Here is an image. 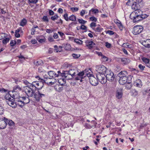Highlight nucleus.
Returning a JSON list of instances; mask_svg holds the SVG:
<instances>
[{
	"instance_id": "obj_1",
	"label": "nucleus",
	"mask_w": 150,
	"mask_h": 150,
	"mask_svg": "<svg viewBox=\"0 0 150 150\" xmlns=\"http://www.w3.org/2000/svg\"><path fill=\"white\" fill-rule=\"evenodd\" d=\"M142 13V11L139 9L132 12L130 14L129 17L134 23H135L139 21V19Z\"/></svg>"
},
{
	"instance_id": "obj_2",
	"label": "nucleus",
	"mask_w": 150,
	"mask_h": 150,
	"mask_svg": "<svg viewBox=\"0 0 150 150\" xmlns=\"http://www.w3.org/2000/svg\"><path fill=\"white\" fill-rule=\"evenodd\" d=\"M86 76L89 77L90 76V75L89 74V72H88V71L85 70L84 71L79 73L75 77V79L76 80H79L80 82H81L83 81L82 79H84Z\"/></svg>"
},
{
	"instance_id": "obj_3",
	"label": "nucleus",
	"mask_w": 150,
	"mask_h": 150,
	"mask_svg": "<svg viewBox=\"0 0 150 150\" xmlns=\"http://www.w3.org/2000/svg\"><path fill=\"white\" fill-rule=\"evenodd\" d=\"M24 92L28 97H35L36 93L31 87L26 86L24 87Z\"/></svg>"
},
{
	"instance_id": "obj_4",
	"label": "nucleus",
	"mask_w": 150,
	"mask_h": 150,
	"mask_svg": "<svg viewBox=\"0 0 150 150\" xmlns=\"http://www.w3.org/2000/svg\"><path fill=\"white\" fill-rule=\"evenodd\" d=\"M132 77V76H129L127 77L120 78L119 81V83L121 85H123L126 83H131Z\"/></svg>"
},
{
	"instance_id": "obj_5",
	"label": "nucleus",
	"mask_w": 150,
	"mask_h": 150,
	"mask_svg": "<svg viewBox=\"0 0 150 150\" xmlns=\"http://www.w3.org/2000/svg\"><path fill=\"white\" fill-rule=\"evenodd\" d=\"M96 70L100 74H104L108 71L107 70L106 67L103 65H96Z\"/></svg>"
},
{
	"instance_id": "obj_6",
	"label": "nucleus",
	"mask_w": 150,
	"mask_h": 150,
	"mask_svg": "<svg viewBox=\"0 0 150 150\" xmlns=\"http://www.w3.org/2000/svg\"><path fill=\"white\" fill-rule=\"evenodd\" d=\"M143 27L141 25H136L133 28L132 33L134 35H137L140 33L143 30Z\"/></svg>"
},
{
	"instance_id": "obj_7",
	"label": "nucleus",
	"mask_w": 150,
	"mask_h": 150,
	"mask_svg": "<svg viewBox=\"0 0 150 150\" xmlns=\"http://www.w3.org/2000/svg\"><path fill=\"white\" fill-rule=\"evenodd\" d=\"M142 0H135L131 2V3L129 5H132L131 6L132 8L134 11L139 9V4L141 3Z\"/></svg>"
},
{
	"instance_id": "obj_8",
	"label": "nucleus",
	"mask_w": 150,
	"mask_h": 150,
	"mask_svg": "<svg viewBox=\"0 0 150 150\" xmlns=\"http://www.w3.org/2000/svg\"><path fill=\"white\" fill-rule=\"evenodd\" d=\"M106 76L107 80L109 81H112L115 79V76L113 72L110 71H107Z\"/></svg>"
},
{
	"instance_id": "obj_9",
	"label": "nucleus",
	"mask_w": 150,
	"mask_h": 150,
	"mask_svg": "<svg viewBox=\"0 0 150 150\" xmlns=\"http://www.w3.org/2000/svg\"><path fill=\"white\" fill-rule=\"evenodd\" d=\"M89 74L90 75V76L87 77L89 78L90 83L92 86H96L97 85L98 83L97 79L93 76H91V74Z\"/></svg>"
},
{
	"instance_id": "obj_10",
	"label": "nucleus",
	"mask_w": 150,
	"mask_h": 150,
	"mask_svg": "<svg viewBox=\"0 0 150 150\" xmlns=\"http://www.w3.org/2000/svg\"><path fill=\"white\" fill-rule=\"evenodd\" d=\"M122 89L121 88L117 89L115 93L116 97L118 99H120L122 98Z\"/></svg>"
},
{
	"instance_id": "obj_11",
	"label": "nucleus",
	"mask_w": 150,
	"mask_h": 150,
	"mask_svg": "<svg viewBox=\"0 0 150 150\" xmlns=\"http://www.w3.org/2000/svg\"><path fill=\"white\" fill-rule=\"evenodd\" d=\"M4 120L0 119V129H4L5 128L7 125L6 118L4 117Z\"/></svg>"
},
{
	"instance_id": "obj_12",
	"label": "nucleus",
	"mask_w": 150,
	"mask_h": 150,
	"mask_svg": "<svg viewBox=\"0 0 150 150\" xmlns=\"http://www.w3.org/2000/svg\"><path fill=\"white\" fill-rule=\"evenodd\" d=\"M46 94V92L45 91H44L43 93L38 92V94L36 93L35 97V98L37 101H39L40 100V99L42 97H45Z\"/></svg>"
},
{
	"instance_id": "obj_13",
	"label": "nucleus",
	"mask_w": 150,
	"mask_h": 150,
	"mask_svg": "<svg viewBox=\"0 0 150 150\" xmlns=\"http://www.w3.org/2000/svg\"><path fill=\"white\" fill-rule=\"evenodd\" d=\"M86 45L88 47L89 49H92L93 46L95 45V44L92 41H91L88 40H86L85 41Z\"/></svg>"
},
{
	"instance_id": "obj_14",
	"label": "nucleus",
	"mask_w": 150,
	"mask_h": 150,
	"mask_svg": "<svg viewBox=\"0 0 150 150\" xmlns=\"http://www.w3.org/2000/svg\"><path fill=\"white\" fill-rule=\"evenodd\" d=\"M129 75L126 71H122L118 74V76L120 78L127 77Z\"/></svg>"
},
{
	"instance_id": "obj_15",
	"label": "nucleus",
	"mask_w": 150,
	"mask_h": 150,
	"mask_svg": "<svg viewBox=\"0 0 150 150\" xmlns=\"http://www.w3.org/2000/svg\"><path fill=\"white\" fill-rule=\"evenodd\" d=\"M77 70L76 69L72 68L68 71H65L66 74H69L72 75L73 76H75Z\"/></svg>"
},
{
	"instance_id": "obj_16",
	"label": "nucleus",
	"mask_w": 150,
	"mask_h": 150,
	"mask_svg": "<svg viewBox=\"0 0 150 150\" xmlns=\"http://www.w3.org/2000/svg\"><path fill=\"white\" fill-rule=\"evenodd\" d=\"M142 44L146 47H150V39H147L142 42Z\"/></svg>"
},
{
	"instance_id": "obj_17",
	"label": "nucleus",
	"mask_w": 150,
	"mask_h": 150,
	"mask_svg": "<svg viewBox=\"0 0 150 150\" xmlns=\"http://www.w3.org/2000/svg\"><path fill=\"white\" fill-rule=\"evenodd\" d=\"M134 86L139 88H141L142 86V82L141 80L140 79H137L135 80L134 83Z\"/></svg>"
},
{
	"instance_id": "obj_18",
	"label": "nucleus",
	"mask_w": 150,
	"mask_h": 150,
	"mask_svg": "<svg viewBox=\"0 0 150 150\" xmlns=\"http://www.w3.org/2000/svg\"><path fill=\"white\" fill-rule=\"evenodd\" d=\"M16 106L18 105L21 108L23 107L25 104L20 98L16 100Z\"/></svg>"
},
{
	"instance_id": "obj_19",
	"label": "nucleus",
	"mask_w": 150,
	"mask_h": 150,
	"mask_svg": "<svg viewBox=\"0 0 150 150\" xmlns=\"http://www.w3.org/2000/svg\"><path fill=\"white\" fill-rule=\"evenodd\" d=\"M104 77L105 75L104 74H98L96 75V77L98 81L99 80L101 83L103 82V81H102V78H104Z\"/></svg>"
},
{
	"instance_id": "obj_20",
	"label": "nucleus",
	"mask_w": 150,
	"mask_h": 150,
	"mask_svg": "<svg viewBox=\"0 0 150 150\" xmlns=\"http://www.w3.org/2000/svg\"><path fill=\"white\" fill-rule=\"evenodd\" d=\"M12 93V97L15 98V100H16L20 98V96L19 92H13Z\"/></svg>"
},
{
	"instance_id": "obj_21",
	"label": "nucleus",
	"mask_w": 150,
	"mask_h": 150,
	"mask_svg": "<svg viewBox=\"0 0 150 150\" xmlns=\"http://www.w3.org/2000/svg\"><path fill=\"white\" fill-rule=\"evenodd\" d=\"M48 74L50 78H55L57 77V73L53 71H50L48 72Z\"/></svg>"
},
{
	"instance_id": "obj_22",
	"label": "nucleus",
	"mask_w": 150,
	"mask_h": 150,
	"mask_svg": "<svg viewBox=\"0 0 150 150\" xmlns=\"http://www.w3.org/2000/svg\"><path fill=\"white\" fill-rule=\"evenodd\" d=\"M63 81V79H60L59 80H58V82L59 83V84H60L61 85V87H59V86H58V87L56 88V89L57 90V91L59 92H60L62 90L63 87L62 86L63 85V83H61V81Z\"/></svg>"
},
{
	"instance_id": "obj_23",
	"label": "nucleus",
	"mask_w": 150,
	"mask_h": 150,
	"mask_svg": "<svg viewBox=\"0 0 150 150\" xmlns=\"http://www.w3.org/2000/svg\"><path fill=\"white\" fill-rule=\"evenodd\" d=\"M99 12V10L97 8L94 9H91L89 11V15L91 16V14H96Z\"/></svg>"
},
{
	"instance_id": "obj_24",
	"label": "nucleus",
	"mask_w": 150,
	"mask_h": 150,
	"mask_svg": "<svg viewBox=\"0 0 150 150\" xmlns=\"http://www.w3.org/2000/svg\"><path fill=\"white\" fill-rule=\"evenodd\" d=\"M7 102L8 105L12 107L13 108H15L16 107V100H15L14 101Z\"/></svg>"
},
{
	"instance_id": "obj_25",
	"label": "nucleus",
	"mask_w": 150,
	"mask_h": 150,
	"mask_svg": "<svg viewBox=\"0 0 150 150\" xmlns=\"http://www.w3.org/2000/svg\"><path fill=\"white\" fill-rule=\"evenodd\" d=\"M43 85L44 84L38 81L36 84V89H37L38 90L41 89L43 87Z\"/></svg>"
},
{
	"instance_id": "obj_26",
	"label": "nucleus",
	"mask_w": 150,
	"mask_h": 150,
	"mask_svg": "<svg viewBox=\"0 0 150 150\" xmlns=\"http://www.w3.org/2000/svg\"><path fill=\"white\" fill-rule=\"evenodd\" d=\"M21 88L18 85L15 86L13 88L12 93L13 92H19V91H21Z\"/></svg>"
},
{
	"instance_id": "obj_27",
	"label": "nucleus",
	"mask_w": 150,
	"mask_h": 150,
	"mask_svg": "<svg viewBox=\"0 0 150 150\" xmlns=\"http://www.w3.org/2000/svg\"><path fill=\"white\" fill-rule=\"evenodd\" d=\"M121 61L124 64H126L129 63L130 62V60L127 58H122L120 59Z\"/></svg>"
},
{
	"instance_id": "obj_28",
	"label": "nucleus",
	"mask_w": 150,
	"mask_h": 150,
	"mask_svg": "<svg viewBox=\"0 0 150 150\" xmlns=\"http://www.w3.org/2000/svg\"><path fill=\"white\" fill-rule=\"evenodd\" d=\"M133 46L132 45L128 43H124L122 45V47H123L129 48H132Z\"/></svg>"
},
{
	"instance_id": "obj_29",
	"label": "nucleus",
	"mask_w": 150,
	"mask_h": 150,
	"mask_svg": "<svg viewBox=\"0 0 150 150\" xmlns=\"http://www.w3.org/2000/svg\"><path fill=\"white\" fill-rule=\"evenodd\" d=\"M27 23V20L25 18H23L21 21L20 24V25L23 27Z\"/></svg>"
},
{
	"instance_id": "obj_30",
	"label": "nucleus",
	"mask_w": 150,
	"mask_h": 150,
	"mask_svg": "<svg viewBox=\"0 0 150 150\" xmlns=\"http://www.w3.org/2000/svg\"><path fill=\"white\" fill-rule=\"evenodd\" d=\"M22 100H23V101L25 104H27L29 103V99L28 97H23L22 98Z\"/></svg>"
},
{
	"instance_id": "obj_31",
	"label": "nucleus",
	"mask_w": 150,
	"mask_h": 150,
	"mask_svg": "<svg viewBox=\"0 0 150 150\" xmlns=\"http://www.w3.org/2000/svg\"><path fill=\"white\" fill-rule=\"evenodd\" d=\"M64 77H65V79L67 80H69L72 79L73 77V76L72 75L69 74H67L64 76Z\"/></svg>"
},
{
	"instance_id": "obj_32",
	"label": "nucleus",
	"mask_w": 150,
	"mask_h": 150,
	"mask_svg": "<svg viewBox=\"0 0 150 150\" xmlns=\"http://www.w3.org/2000/svg\"><path fill=\"white\" fill-rule=\"evenodd\" d=\"M148 16H149L148 15H147L145 14H142V13L141 16H140V18L139 19V21H141V20H142L143 19L146 18H147Z\"/></svg>"
},
{
	"instance_id": "obj_33",
	"label": "nucleus",
	"mask_w": 150,
	"mask_h": 150,
	"mask_svg": "<svg viewBox=\"0 0 150 150\" xmlns=\"http://www.w3.org/2000/svg\"><path fill=\"white\" fill-rule=\"evenodd\" d=\"M131 92L132 93V96H137L138 94V91L135 89H132V90Z\"/></svg>"
},
{
	"instance_id": "obj_34",
	"label": "nucleus",
	"mask_w": 150,
	"mask_h": 150,
	"mask_svg": "<svg viewBox=\"0 0 150 150\" xmlns=\"http://www.w3.org/2000/svg\"><path fill=\"white\" fill-rule=\"evenodd\" d=\"M7 120H6L7 124L9 126H13L14 125V123L11 120H8V119L6 118Z\"/></svg>"
},
{
	"instance_id": "obj_35",
	"label": "nucleus",
	"mask_w": 150,
	"mask_h": 150,
	"mask_svg": "<svg viewBox=\"0 0 150 150\" xmlns=\"http://www.w3.org/2000/svg\"><path fill=\"white\" fill-rule=\"evenodd\" d=\"M57 77H58L59 76H62V77H64V76L65 75L66 73L65 71H64L63 73H61L60 71H58L57 72Z\"/></svg>"
},
{
	"instance_id": "obj_36",
	"label": "nucleus",
	"mask_w": 150,
	"mask_h": 150,
	"mask_svg": "<svg viewBox=\"0 0 150 150\" xmlns=\"http://www.w3.org/2000/svg\"><path fill=\"white\" fill-rule=\"evenodd\" d=\"M76 20V17L73 14L71 15L69 17V20H71V21H75Z\"/></svg>"
},
{
	"instance_id": "obj_37",
	"label": "nucleus",
	"mask_w": 150,
	"mask_h": 150,
	"mask_svg": "<svg viewBox=\"0 0 150 150\" xmlns=\"http://www.w3.org/2000/svg\"><path fill=\"white\" fill-rule=\"evenodd\" d=\"M74 42L79 45H81L82 44L83 41L78 39L76 38L74 39Z\"/></svg>"
},
{
	"instance_id": "obj_38",
	"label": "nucleus",
	"mask_w": 150,
	"mask_h": 150,
	"mask_svg": "<svg viewBox=\"0 0 150 150\" xmlns=\"http://www.w3.org/2000/svg\"><path fill=\"white\" fill-rule=\"evenodd\" d=\"M52 81L49 82L48 83L49 85H52L56 82L57 81V80L54 78H52ZM48 84V83H47Z\"/></svg>"
},
{
	"instance_id": "obj_39",
	"label": "nucleus",
	"mask_w": 150,
	"mask_h": 150,
	"mask_svg": "<svg viewBox=\"0 0 150 150\" xmlns=\"http://www.w3.org/2000/svg\"><path fill=\"white\" fill-rule=\"evenodd\" d=\"M78 21L79 23L83 24H85L87 22L86 21H84L82 19H78Z\"/></svg>"
},
{
	"instance_id": "obj_40",
	"label": "nucleus",
	"mask_w": 150,
	"mask_h": 150,
	"mask_svg": "<svg viewBox=\"0 0 150 150\" xmlns=\"http://www.w3.org/2000/svg\"><path fill=\"white\" fill-rule=\"evenodd\" d=\"M10 40V39L8 38H6L3 39V43L4 44H6L7 43L9 42Z\"/></svg>"
},
{
	"instance_id": "obj_41",
	"label": "nucleus",
	"mask_w": 150,
	"mask_h": 150,
	"mask_svg": "<svg viewBox=\"0 0 150 150\" xmlns=\"http://www.w3.org/2000/svg\"><path fill=\"white\" fill-rule=\"evenodd\" d=\"M20 32V30L17 29L16 30L15 33V36L16 38H19L20 37V34L19 33V32Z\"/></svg>"
},
{
	"instance_id": "obj_42",
	"label": "nucleus",
	"mask_w": 150,
	"mask_h": 150,
	"mask_svg": "<svg viewBox=\"0 0 150 150\" xmlns=\"http://www.w3.org/2000/svg\"><path fill=\"white\" fill-rule=\"evenodd\" d=\"M42 20L44 22H47L49 21L48 17L46 16H44L43 17Z\"/></svg>"
},
{
	"instance_id": "obj_43",
	"label": "nucleus",
	"mask_w": 150,
	"mask_h": 150,
	"mask_svg": "<svg viewBox=\"0 0 150 150\" xmlns=\"http://www.w3.org/2000/svg\"><path fill=\"white\" fill-rule=\"evenodd\" d=\"M143 62H144L146 64L149 62V60L148 59L143 57L142 59Z\"/></svg>"
},
{
	"instance_id": "obj_44",
	"label": "nucleus",
	"mask_w": 150,
	"mask_h": 150,
	"mask_svg": "<svg viewBox=\"0 0 150 150\" xmlns=\"http://www.w3.org/2000/svg\"><path fill=\"white\" fill-rule=\"evenodd\" d=\"M132 87V84L131 83H127L126 86V88L127 89H129L131 88Z\"/></svg>"
},
{
	"instance_id": "obj_45",
	"label": "nucleus",
	"mask_w": 150,
	"mask_h": 150,
	"mask_svg": "<svg viewBox=\"0 0 150 150\" xmlns=\"http://www.w3.org/2000/svg\"><path fill=\"white\" fill-rule=\"evenodd\" d=\"M63 16L65 20L67 21H69V18L68 17V14L67 13H66L63 15Z\"/></svg>"
},
{
	"instance_id": "obj_46",
	"label": "nucleus",
	"mask_w": 150,
	"mask_h": 150,
	"mask_svg": "<svg viewBox=\"0 0 150 150\" xmlns=\"http://www.w3.org/2000/svg\"><path fill=\"white\" fill-rule=\"evenodd\" d=\"M6 34L5 33H1L0 34V40H1L5 38Z\"/></svg>"
},
{
	"instance_id": "obj_47",
	"label": "nucleus",
	"mask_w": 150,
	"mask_h": 150,
	"mask_svg": "<svg viewBox=\"0 0 150 150\" xmlns=\"http://www.w3.org/2000/svg\"><path fill=\"white\" fill-rule=\"evenodd\" d=\"M35 78L38 79L40 80V81L39 82H41L43 84V83H45V80L42 79H41L39 76H36Z\"/></svg>"
},
{
	"instance_id": "obj_48",
	"label": "nucleus",
	"mask_w": 150,
	"mask_h": 150,
	"mask_svg": "<svg viewBox=\"0 0 150 150\" xmlns=\"http://www.w3.org/2000/svg\"><path fill=\"white\" fill-rule=\"evenodd\" d=\"M65 49L66 50H69L71 48V46L69 44H67L64 45Z\"/></svg>"
},
{
	"instance_id": "obj_49",
	"label": "nucleus",
	"mask_w": 150,
	"mask_h": 150,
	"mask_svg": "<svg viewBox=\"0 0 150 150\" xmlns=\"http://www.w3.org/2000/svg\"><path fill=\"white\" fill-rule=\"evenodd\" d=\"M106 33L109 34L110 35H112L114 34V32L112 31L108 30L105 31Z\"/></svg>"
},
{
	"instance_id": "obj_50",
	"label": "nucleus",
	"mask_w": 150,
	"mask_h": 150,
	"mask_svg": "<svg viewBox=\"0 0 150 150\" xmlns=\"http://www.w3.org/2000/svg\"><path fill=\"white\" fill-rule=\"evenodd\" d=\"M16 44V42L15 40H12L11 41L10 44L11 46H13L15 45Z\"/></svg>"
},
{
	"instance_id": "obj_51",
	"label": "nucleus",
	"mask_w": 150,
	"mask_h": 150,
	"mask_svg": "<svg viewBox=\"0 0 150 150\" xmlns=\"http://www.w3.org/2000/svg\"><path fill=\"white\" fill-rule=\"evenodd\" d=\"M102 81H103V83H101L102 84H105L106 82H107V79L106 78V76L105 75V77H104V78H102Z\"/></svg>"
},
{
	"instance_id": "obj_52",
	"label": "nucleus",
	"mask_w": 150,
	"mask_h": 150,
	"mask_svg": "<svg viewBox=\"0 0 150 150\" xmlns=\"http://www.w3.org/2000/svg\"><path fill=\"white\" fill-rule=\"evenodd\" d=\"M71 10L73 12H76L78 11L79 8L77 7H72L71 8Z\"/></svg>"
},
{
	"instance_id": "obj_53",
	"label": "nucleus",
	"mask_w": 150,
	"mask_h": 150,
	"mask_svg": "<svg viewBox=\"0 0 150 150\" xmlns=\"http://www.w3.org/2000/svg\"><path fill=\"white\" fill-rule=\"evenodd\" d=\"M38 0H28V2L30 3L35 4L38 1Z\"/></svg>"
},
{
	"instance_id": "obj_54",
	"label": "nucleus",
	"mask_w": 150,
	"mask_h": 150,
	"mask_svg": "<svg viewBox=\"0 0 150 150\" xmlns=\"http://www.w3.org/2000/svg\"><path fill=\"white\" fill-rule=\"evenodd\" d=\"M103 29V28L100 27H97L95 29V30L96 32H101Z\"/></svg>"
},
{
	"instance_id": "obj_55",
	"label": "nucleus",
	"mask_w": 150,
	"mask_h": 150,
	"mask_svg": "<svg viewBox=\"0 0 150 150\" xmlns=\"http://www.w3.org/2000/svg\"><path fill=\"white\" fill-rule=\"evenodd\" d=\"M58 18V16L57 14H56L54 16H52L51 17V19L53 21H54L57 19Z\"/></svg>"
},
{
	"instance_id": "obj_56",
	"label": "nucleus",
	"mask_w": 150,
	"mask_h": 150,
	"mask_svg": "<svg viewBox=\"0 0 150 150\" xmlns=\"http://www.w3.org/2000/svg\"><path fill=\"white\" fill-rule=\"evenodd\" d=\"M90 19L92 21L96 22L97 21V19L94 16L91 17L90 18Z\"/></svg>"
},
{
	"instance_id": "obj_57",
	"label": "nucleus",
	"mask_w": 150,
	"mask_h": 150,
	"mask_svg": "<svg viewBox=\"0 0 150 150\" xmlns=\"http://www.w3.org/2000/svg\"><path fill=\"white\" fill-rule=\"evenodd\" d=\"M105 46L108 48H110L111 47V44L106 42L105 43Z\"/></svg>"
},
{
	"instance_id": "obj_58",
	"label": "nucleus",
	"mask_w": 150,
	"mask_h": 150,
	"mask_svg": "<svg viewBox=\"0 0 150 150\" xmlns=\"http://www.w3.org/2000/svg\"><path fill=\"white\" fill-rule=\"evenodd\" d=\"M79 29H81L83 30H86L87 29V27L85 25H82L80 27Z\"/></svg>"
},
{
	"instance_id": "obj_59",
	"label": "nucleus",
	"mask_w": 150,
	"mask_h": 150,
	"mask_svg": "<svg viewBox=\"0 0 150 150\" xmlns=\"http://www.w3.org/2000/svg\"><path fill=\"white\" fill-rule=\"evenodd\" d=\"M118 26L120 29L121 30H123V26L120 22L118 23Z\"/></svg>"
},
{
	"instance_id": "obj_60",
	"label": "nucleus",
	"mask_w": 150,
	"mask_h": 150,
	"mask_svg": "<svg viewBox=\"0 0 150 150\" xmlns=\"http://www.w3.org/2000/svg\"><path fill=\"white\" fill-rule=\"evenodd\" d=\"M72 56L74 58H78L80 57V55L73 54H72Z\"/></svg>"
},
{
	"instance_id": "obj_61",
	"label": "nucleus",
	"mask_w": 150,
	"mask_h": 150,
	"mask_svg": "<svg viewBox=\"0 0 150 150\" xmlns=\"http://www.w3.org/2000/svg\"><path fill=\"white\" fill-rule=\"evenodd\" d=\"M85 12L86 11L85 10H82L80 13V15L82 16H83L86 13Z\"/></svg>"
},
{
	"instance_id": "obj_62",
	"label": "nucleus",
	"mask_w": 150,
	"mask_h": 150,
	"mask_svg": "<svg viewBox=\"0 0 150 150\" xmlns=\"http://www.w3.org/2000/svg\"><path fill=\"white\" fill-rule=\"evenodd\" d=\"M23 83L27 86L29 87L30 83L28 81L26 80H25L23 81Z\"/></svg>"
},
{
	"instance_id": "obj_63",
	"label": "nucleus",
	"mask_w": 150,
	"mask_h": 150,
	"mask_svg": "<svg viewBox=\"0 0 150 150\" xmlns=\"http://www.w3.org/2000/svg\"><path fill=\"white\" fill-rule=\"evenodd\" d=\"M139 68L142 70H144V68L145 67L144 66L142 65L141 64H139Z\"/></svg>"
},
{
	"instance_id": "obj_64",
	"label": "nucleus",
	"mask_w": 150,
	"mask_h": 150,
	"mask_svg": "<svg viewBox=\"0 0 150 150\" xmlns=\"http://www.w3.org/2000/svg\"><path fill=\"white\" fill-rule=\"evenodd\" d=\"M90 26L91 28L95 27L96 26V24L94 22H92L91 23Z\"/></svg>"
}]
</instances>
